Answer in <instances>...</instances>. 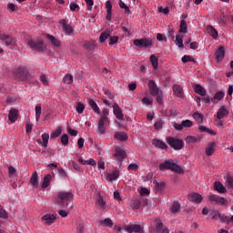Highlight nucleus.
<instances>
[{"instance_id":"obj_39","label":"nucleus","mask_w":233,"mask_h":233,"mask_svg":"<svg viewBox=\"0 0 233 233\" xmlns=\"http://www.w3.org/2000/svg\"><path fill=\"white\" fill-rule=\"evenodd\" d=\"M170 208L173 214H177V212H179V210H181V205H179V203L177 202H173Z\"/></svg>"},{"instance_id":"obj_21","label":"nucleus","mask_w":233,"mask_h":233,"mask_svg":"<svg viewBox=\"0 0 233 233\" xmlns=\"http://www.w3.org/2000/svg\"><path fill=\"white\" fill-rule=\"evenodd\" d=\"M222 59H225V48L220 46L216 52V61L219 63Z\"/></svg>"},{"instance_id":"obj_47","label":"nucleus","mask_w":233,"mask_h":233,"mask_svg":"<svg viewBox=\"0 0 233 233\" xmlns=\"http://www.w3.org/2000/svg\"><path fill=\"white\" fill-rule=\"evenodd\" d=\"M77 114H83L85 112V104L78 102L76 106Z\"/></svg>"},{"instance_id":"obj_28","label":"nucleus","mask_w":233,"mask_h":233,"mask_svg":"<svg viewBox=\"0 0 233 233\" xmlns=\"http://www.w3.org/2000/svg\"><path fill=\"white\" fill-rule=\"evenodd\" d=\"M163 230V222L161 220H157L153 226V231L156 233H161Z\"/></svg>"},{"instance_id":"obj_50","label":"nucleus","mask_w":233,"mask_h":233,"mask_svg":"<svg viewBox=\"0 0 233 233\" xmlns=\"http://www.w3.org/2000/svg\"><path fill=\"white\" fill-rule=\"evenodd\" d=\"M139 168V164L137 163H132L128 166L127 170H130L131 172H137V170Z\"/></svg>"},{"instance_id":"obj_45","label":"nucleus","mask_w":233,"mask_h":233,"mask_svg":"<svg viewBox=\"0 0 233 233\" xmlns=\"http://www.w3.org/2000/svg\"><path fill=\"white\" fill-rule=\"evenodd\" d=\"M50 139V135L48 133H44L42 135V147H45V148H46V147H48V140Z\"/></svg>"},{"instance_id":"obj_18","label":"nucleus","mask_w":233,"mask_h":233,"mask_svg":"<svg viewBox=\"0 0 233 233\" xmlns=\"http://www.w3.org/2000/svg\"><path fill=\"white\" fill-rule=\"evenodd\" d=\"M0 39H2V41H5V46H15V40L14 38H10L8 35H2Z\"/></svg>"},{"instance_id":"obj_46","label":"nucleus","mask_w":233,"mask_h":233,"mask_svg":"<svg viewBox=\"0 0 233 233\" xmlns=\"http://www.w3.org/2000/svg\"><path fill=\"white\" fill-rule=\"evenodd\" d=\"M63 132V127H58L51 135V137L53 139H56V137H59Z\"/></svg>"},{"instance_id":"obj_25","label":"nucleus","mask_w":233,"mask_h":233,"mask_svg":"<svg viewBox=\"0 0 233 233\" xmlns=\"http://www.w3.org/2000/svg\"><path fill=\"white\" fill-rule=\"evenodd\" d=\"M101 227H108L109 228H112L114 227V222L112 221V218H107L100 220Z\"/></svg>"},{"instance_id":"obj_41","label":"nucleus","mask_w":233,"mask_h":233,"mask_svg":"<svg viewBox=\"0 0 233 233\" xmlns=\"http://www.w3.org/2000/svg\"><path fill=\"white\" fill-rule=\"evenodd\" d=\"M175 45L178 48H183V35H177L176 39H175Z\"/></svg>"},{"instance_id":"obj_33","label":"nucleus","mask_w":233,"mask_h":233,"mask_svg":"<svg viewBox=\"0 0 233 233\" xmlns=\"http://www.w3.org/2000/svg\"><path fill=\"white\" fill-rule=\"evenodd\" d=\"M153 145L155 147H157V148H161L162 150H166V148L167 147V144L159 139H154Z\"/></svg>"},{"instance_id":"obj_61","label":"nucleus","mask_w":233,"mask_h":233,"mask_svg":"<svg viewBox=\"0 0 233 233\" xmlns=\"http://www.w3.org/2000/svg\"><path fill=\"white\" fill-rule=\"evenodd\" d=\"M212 219H221V215L218 211L210 213Z\"/></svg>"},{"instance_id":"obj_58","label":"nucleus","mask_w":233,"mask_h":233,"mask_svg":"<svg viewBox=\"0 0 233 233\" xmlns=\"http://www.w3.org/2000/svg\"><path fill=\"white\" fill-rule=\"evenodd\" d=\"M61 143L65 147L68 146V135H66V134L62 135V137H61Z\"/></svg>"},{"instance_id":"obj_43","label":"nucleus","mask_w":233,"mask_h":233,"mask_svg":"<svg viewBox=\"0 0 233 233\" xmlns=\"http://www.w3.org/2000/svg\"><path fill=\"white\" fill-rule=\"evenodd\" d=\"M216 149L214 148V143H209L208 147H206V155L207 156H212Z\"/></svg>"},{"instance_id":"obj_59","label":"nucleus","mask_w":233,"mask_h":233,"mask_svg":"<svg viewBox=\"0 0 233 233\" xmlns=\"http://www.w3.org/2000/svg\"><path fill=\"white\" fill-rule=\"evenodd\" d=\"M70 11L71 12H79V5L76 3L70 4Z\"/></svg>"},{"instance_id":"obj_19","label":"nucleus","mask_w":233,"mask_h":233,"mask_svg":"<svg viewBox=\"0 0 233 233\" xmlns=\"http://www.w3.org/2000/svg\"><path fill=\"white\" fill-rule=\"evenodd\" d=\"M17 117H19V112L17 109L13 108L9 111L8 119L11 123H15L17 121Z\"/></svg>"},{"instance_id":"obj_64","label":"nucleus","mask_w":233,"mask_h":233,"mask_svg":"<svg viewBox=\"0 0 233 233\" xmlns=\"http://www.w3.org/2000/svg\"><path fill=\"white\" fill-rule=\"evenodd\" d=\"M85 232V226L83 224H79L76 228V233H84Z\"/></svg>"},{"instance_id":"obj_34","label":"nucleus","mask_w":233,"mask_h":233,"mask_svg":"<svg viewBox=\"0 0 233 233\" xmlns=\"http://www.w3.org/2000/svg\"><path fill=\"white\" fill-rule=\"evenodd\" d=\"M188 32V25H187V21L182 20L180 22L179 34H187Z\"/></svg>"},{"instance_id":"obj_48","label":"nucleus","mask_w":233,"mask_h":233,"mask_svg":"<svg viewBox=\"0 0 233 233\" xmlns=\"http://www.w3.org/2000/svg\"><path fill=\"white\" fill-rule=\"evenodd\" d=\"M108 37H110V33L108 32L102 33L99 37L100 43H105V41L107 40Z\"/></svg>"},{"instance_id":"obj_2","label":"nucleus","mask_w":233,"mask_h":233,"mask_svg":"<svg viewBox=\"0 0 233 233\" xmlns=\"http://www.w3.org/2000/svg\"><path fill=\"white\" fill-rule=\"evenodd\" d=\"M13 74L18 81H26L30 77V73L28 69L24 66H19L13 71Z\"/></svg>"},{"instance_id":"obj_52","label":"nucleus","mask_w":233,"mask_h":233,"mask_svg":"<svg viewBox=\"0 0 233 233\" xmlns=\"http://www.w3.org/2000/svg\"><path fill=\"white\" fill-rule=\"evenodd\" d=\"M192 125H193V123L189 119L182 121V128H185V127L186 128H190V127H192Z\"/></svg>"},{"instance_id":"obj_35","label":"nucleus","mask_w":233,"mask_h":233,"mask_svg":"<svg viewBox=\"0 0 233 233\" xmlns=\"http://www.w3.org/2000/svg\"><path fill=\"white\" fill-rule=\"evenodd\" d=\"M199 132H207L208 134H210L211 136H216V131H214L212 128H208L205 126H199L198 127Z\"/></svg>"},{"instance_id":"obj_55","label":"nucleus","mask_w":233,"mask_h":233,"mask_svg":"<svg viewBox=\"0 0 233 233\" xmlns=\"http://www.w3.org/2000/svg\"><path fill=\"white\" fill-rule=\"evenodd\" d=\"M130 207H131V208H133V210H137V209H139V207H140L139 201H137V200H132L131 203H130Z\"/></svg>"},{"instance_id":"obj_10","label":"nucleus","mask_w":233,"mask_h":233,"mask_svg":"<svg viewBox=\"0 0 233 233\" xmlns=\"http://www.w3.org/2000/svg\"><path fill=\"white\" fill-rule=\"evenodd\" d=\"M114 157L116 161H118L119 163L123 162V160L125 159V157H127V151L124 150L123 148L117 147L115 149V155Z\"/></svg>"},{"instance_id":"obj_40","label":"nucleus","mask_w":233,"mask_h":233,"mask_svg":"<svg viewBox=\"0 0 233 233\" xmlns=\"http://www.w3.org/2000/svg\"><path fill=\"white\" fill-rule=\"evenodd\" d=\"M193 119H195V121L198 123V125H201V123H203V114L195 112L193 114Z\"/></svg>"},{"instance_id":"obj_22","label":"nucleus","mask_w":233,"mask_h":233,"mask_svg":"<svg viewBox=\"0 0 233 233\" xmlns=\"http://www.w3.org/2000/svg\"><path fill=\"white\" fill-rule=\"evenodd\" d=\"M214 188L218 194H227V187L221 182H215Z\"/></svg>"},{"instance_id":"obj_57","label":"nucleus","mask_w":233,"mask_h":233,"mask_svg":"<svg viewBox=\"0 0 233 233\" xmlns=\"http://www.w3.org/2000/svg\"><path fill=\"white\" fill-rule=\"evenodd\" d=\"M32 128H34V125H32V122L28 121L25 124V132L26 134H30L32 132Z\"/></svg>"},{"instance_id":"obj_27","label":"nucleus","mask_w":233,"mask_h":233,"mask_svg":"<svg viewBox=\"0 0 233 233\" xmlns=\"http://www.w3.org/2000/svg\"><path fill=\"white\" fill-rule=\"evenodd\" d=\"M114 137L115 139H118V141H127L128 139V136L125 132H116Z\"/></svg>"},{"instance_id":"obj_8","label":"nucleus","mask_w":233,"mask_h":233,"mask_svg":"<svg viewBox=\"0 0 233 233\" xmlns=\"http://www.w3.org/2000/svg\"><path fill=\"white\" fill-rule=\"evenodd\" d=\"M56 219H57V218L56 217V215L51 214V213H47L46 215H44L41 218V221L44 225H47L48 227H50V225L56 223Z\"/></svg>"},{"instance_id":"obj_24","label":"nucleus","mask_w":233,"mask_h":233,"mask_svg":"<svg viewBox=\"0 0 233 233\" xmlns=\"http://www.w3.org/2000/svg\"><path fill=\"white\" fill-rule=\"evenodd\" d=\"M173 92L177 97H183V87L179 85L173 86Z\"/></svg>"},{"instance_id":"obj_53","label":"nucleus","mask_w":233,"mask_h":233,"mask_svg":"<svg viewBox=\"0 0 233 233\" xmlns=\"http://www.w3.org/2000/svg\"><path fill=\"white\" fill-rule=\"evenodd\" d=\"M185 141L186 143H198V137L194 136H187Z\"/></svg>"},{"instance_id":"obj_30","label":"nucleus","mask_w":233,"mask_h":233,"mask_svg":"<svg viewBox=\"0 0 233 233\" xmlns=\"http://www.w3.org/2000/svg\"><path fill=\"white\" fill-rule=\"evenodd\" d=\"M52 181V175L47 174L43 180L42 188H48L50 187V182Z\"/></svg>"},{"instance_id":"obj_26","label":"nucleus","mask_w":233,"mask_h":233,"mask_svg":"<svg viewBox=\"0 0 233 233\" xmlns=\"http://www.w3.org/2000/svg\"><path fill=\"white\" fill-rule=\"evenodd\" d=\"M194 90L196 94H198V96H202L203 97L207 96V90H205V88H203V86H201L200 85H195Z\"/></svg>"},{"instance_id":"obj_62","label":"nucleus","mask_w":233,"mask_h":233,"mask_svg":"<svg viewBox=\"0 0 233 233\" xmlns=\"http://www.w3.org/2000/svg\"><path fill=\"white\" fill-rule=\"evenodd\" d=\"M119 41V37L118 36H111L109 38V45H116L117 42Z\"/></svg>"},{"instance_id":"obj_38","label":"nucleus","mask_w":233,"mask_h":233,"mask_svg":"<svg viewBox=\"0 0 233 233\" xmlns=\"http://www.w3.org/2000/svg\"><path fill=\"white\" fill-rule=\"evenodd\" d=\"M150 61H151V65H152L153 68L155 70H157V66H159V62L157 60V56L155 55H152L150 56Z\"/></svg>"},{"instance_id":"obj_44","label":"nucleus","mask_w":233,"mask_h":233,"mask_svg":"<svg viewBox=\"0 0 233 233\" xmlns=\"http://www.w3.org/2000/svg\"><path fill=\"white\" fill-rule=\"evenodd\" d=\"M165 187H167L165 182H157L155 185L157 192H163L165 190Z\"/></svg>"},{"instance_id":"obj_3","label":"nucleus","mask_w":233,"mask_h":233,"mask_svg":"<svg viewBox=\"0 0 233 233\" xmlns=\"http://www.w3.org/2000/svg\"><path fill=\"white\" fill-rule=\"evenodd\" d=\"M74 199V193L72 191H60L56 195V203L61 204L65 201H72Z\"/></svg>"},{"instance_id":"obj_60","label":"nucleus","mask_w":233,"mask_h":233,"mask_svg":"<svg viewBox=\"0 0 233 233\" xmlns=\"http://www.w3.org/2000/svg\"><path fill=\"white\" fill-rule=\"evenodd\" d=\"M40 81L43 85H45V86H48V79L46 78V76L41 75Z\"/></svg>"},{"instance_id":"obj_11","label":"nucleus","mask_w":233,"mask_h":233,"mask_svg":"<svg viewBox=\"0 0 233 233\" xmlns=\"http://www.w3.org/2000/svg\"><path fill=\"white\" fill-rule=\"evenodd\" d=\"M96 207L101 212H103V210H106V207H108L106 205V200L101 195H98L96 199Z\"/></svg>"},{"instance_id":"obj_31","label":"nucleus","mask_w":233,"mask_h":233,"mask_svg":"<svg viewBox=\"0 0 233 233\" xmlns=\"http://www.w3.org/2000/svg\"><path fill=\"white\" fill-rule=\"evenodd\" d=\"M207 32L211 35V37H213V39H218V30H216L212 25H208L207 27Z\"/></svg>"},{"instance_id":"obj_12","label":"nucleus","mask_w":233,"mask_h":233,"mask_svg":"<svg viewBox=\"0 0 233 233\" xmlns=\"http://www.w3.org/2000/svg\"><path fill=\"white\" fill-rule=\"evenodd\" d=\"M108 123V117L104 116L98 122V134H105L106 127H105Z\"/></svg>"},{"instance_id":"obj_16","label":"nucleus","mask_w":233,"mask_h":233,"mask_svg":"<svg viewBox=\"0 0 233 233\" xmlns=\"http://www.w3.org/2000/svg\"><path fill=\"white\" fill-rule=\"evenodd\" d=\"M39 176L37 175V172H34L31 176V178L29 180V183L32 185L33 188H39Z\"/></svg>"},{"instance_id":"obj_7","label":"nucleus","mask_w":233,"mask_h":233,"mask_svg":"<svg viewBox=\"0 0 233 233\" xmlns=\"http://www.w3.org/2000/svg\"><path fill=\"white\" fill-rule=\"evenodd\" d=\"M134 45L139 48H150L152 46V40L147 38L136 39Z\"/></svg>"},{"instance_id":"obj_36","label":"nucleus","mask_w":233,"mask_h":233,"mask_svg":"<svg viewBox=\"0 0 233 233\" xmlns=\"http://www.w3.org/2000/svg\"><path fill=\"white\" fill-rule=\"evenodd\" d=\"M47 39L50 41V43H52V45L54 46H60L61 43L59 42V40H57L56 38L54 37V35H46Z\"/></svg>"},{"instance_id":"obj_56","label":"nucleus","mask_w":233,"mask_h":233,"mask_svg":"<svg viewBox=\"0 0 233 233\" xmlns=\"http://www.w3.org/2000/svg\"><path fill=\"white\" fill-rule=\"evenodd\" d=\"M0 218H2L3 219H8V213L1 206H0Z\"/></svg>"},{"instance_id":"obj_9","label":"nucleus","mask_w":233,"mask_h":233,"mask_svg":"<svg viewBox=\"0 0 233 233\" xmlns=\"http://www.w3.org/2000/svg\"><path fill=\"white\" fill-rule=\"evenodd\" d=\"M148 86H149V92L151 96H153L154 97L163 93V91L160 90L159 87H157V85H156V82L154 80H149Z\"/></svg>"},{"instance_id":"obj_20","label":"nucleus","mask_w":233,"mask_h":233,"mask_svg":"<svg viewBox=\"0 0 233 233\" xmlns=\"http://www.w3.org/2000/svg\"><path fill=\"white\" fill-rule=\"evenodd\" d=\"M28 46L34 48L35 50L41 51L43 50V42H35L34 40H29L27 42Z\"/></svg>"},{"instance_id":"obj_63","label":"nucleus","mask_w":233,"mask_h":233,"mask_svg":"<svg viewBox=\"0 0 233 233\" xmlns=\"http://www.w3.org/2000/svg\"><path fill=\"white\" fill-rule=\"evenodd\" d=\"M220 220L222 221V223L228 224V223H230V217L225 216V215H221Z\"/></svg>"},{"instance_id":"obj_14","label":"nucleus","mask_w":233,"mask_h":233,"mask_svg":"<svg viewBox=\"0 0 233 233\" xmlns=\"http://www.w3.org/2000/svg\"><path fill=\"white\" fill-rule=\"evenodd\" d=\"M187 199L191 201V203H197L199 204L203 201V197L199 195V193H190L187 196Z\"/></svg>"},{"instance_id":"obj_4","label":"nucleus","mask_w":233,"mask_h":233,"mask_svg":"<svg viewBox=\"0 0 233 233\" xmlns=\"http://www.w3.org/2000/svg\"><path fill=\"white\" fill-rule=\"evenodd\" d=\"M123 228L127 233H145V229L141 224L125 225Z\"/></svg>"},{"instance_id":"obj_5","label":"nucleus","mask_w":233,"mask_h":233,"mask_svg":"<svg viewBox=\"0 0 233 233\" xmlns=\"http://www.w3.org/2000/svg\"><path fill=\"white\" fill-rule=\"evenodd\" d=\"M167 143L171 148H174V150H181L185 145L183 140L174 137L167 138Z\"/></svg>"},{"instance_id":"obj_23","label":"nucleus","mask_w":233,"mask_h":233,"mask_svg":"<svg viewBox=\"0 0 233 233\" xmlns=\"http://www.w3.org/2000/svg\"><path fill=\"white\" fill-rule=\"evenodd\" d=\"M227 116H228V110H227L225 106H221L217 112L218 119H223L224 117H227Z\"/></svg>"},{"instance_id":"obj_37","label":"nucleus","mask_w":233,"mask_h":233,"mask_svg":"<svg viewBox=\"0 0 233 233\" xmlns=\"http://www.w3.org/2000/svg\"><path fill=\"white\" fill-rule=\"evenodd\" d=\"M89 106H91V108H93L94 112L96 114H101V110L99 109V106H97V104L96 103V101L94 100H89Z\"/></svg>"},{"instance_id":"obj_49","label":"nucleus","mask_w":233,"mask_h":233,"mask_svg":"<svg viewBox=\"0 0 233 233\" xmlns=\"http://www.w3.org/2000/svg\"><path fill=\"white\" fill-rule=\"evenodd\" d=\"M35 121H39L41 119V106H36L35 107Z\"/></svg>"},{"instance_id":"obj_15","label":"nucleus","mask_w":233,"mask_h":233,"mask_svg":"<svg viewBox=\"0 0 233 233\" xmlns=\"http://www.w3.org/2000/svg\"><path fill=\"white\" fill-rule=\"evenodd\" d=\"M113 112L116 119H118L119 121H123L125 116L123 115V110L120 109L117 104L113 105Z\"/></svg>"},{"instance_id":"obj_13","label":"nucleus","mask_w":233,"mask_h":233,"mask_svg":"<svg viewBox=\"0 0 233 233\" xmlns=\"http://www.w3.org/2000/svg\"><path fill=\"white\" fill-rule=\"evenodd\" d=\"M60 24L62 25V29L66 35H72V34H74V28L71 27L70 25L66 24V20H60Z\"/></svg>"},{"instance_id":"obj_17","label":"nucleus","mask_w":233,"mask_h":233,"mask_svg":"<svg viewBox=\"0 0 233 233\" xmlns=\"http://www.w3.org/2000/svg\"><path fill=\"white\" fill-rule=\"evenodd\" d=\"M106 21H111L112 20V2L110 0H107L106 2Z\"/></svg>"},{"instance_id":"obj_6","label":"nucleus","mask_w":233,"mask_h":233,"mask_svg":"<svg viewBox=\"0 0 233 233\" xmlns=\"http://www.w3.org/2000/svg\"><path fill=\"white\" fill-rule=\"evenodd\" d=\"M208 199H209L210 203H216L217 205H222L224 207L228 205V200H227V198H225L223 197H219L218 195H210L208 197Z\"/></svg>"},{"instance_id":"obj_29","label":"nucleus","mask_w":233,"mask_h":233,"mask_svg":"<svg viewBox=\"0 0 233 233\" xmlns=\"http://www.w3.org/2000/svg\"><path fill=\"white\" fill-rule=\"evenodd\" d=\"M106 177L107 179H109V181H116V179L119 177V169H116L112 173L106 174Z\"/></svg>"},{"instance_id":"obj_1","label":"nucleus","mask_w":233,"mask_h":233,"mask_svg":"<svg viewBox=\"0 0 233 233\" xmlns=\"http://www.w3.org/2000/svg\"><path fill=\"white\" fill-rule=\"evenodd\" d=\"M159 170H172L176 174H183L185 172L179 165L174 163V160H165L164 163L159 165Z\"/></svg>"},{"instance_id":"obj_32","label":"nucleus","mask_w":233,"mask_h":233,"mask_svg":"<svg viewBox=\"0 0 233 233\" xmlns=\"http://www.w3.org/2000/svg\"><path fill=\"white\" fill-rule=\"evenodd\" d=\"M96 46H97V43L96 41H89L84 45V48L89 51L96 50Z\"/></svg>"},{"instance_id":"obj_51","label":"nucleus","mask_w":233,"mask_h":233,"mask_svg":"<svg viewBox=\"0 0 233 233\" xmlns=\"http://www.w3.org/2000/svg\"><path fill=\"white\" fill-rule=\"evenodd\" d=\"M223 97H225V92L219 91L215 94L214 100L217 99L218 101H221V99H223Z\"/></svg>"},{"instance_id":"obj_54","label":"nucleus","mask_w":233,"mask_h":233,"mask_svg":"<svg viewBox=\"0 0 233 233\" xmlns=\"http://www.w3.org/2000/svg\"><path fill=\"white\" fill-rule=\"evenodd\" d=\"M226 186L228 188H233V177H228L226 179Z\"/></svg>"},{"instance_id":"obj_42","label":"nucleus","mask_w":233,"mask_h":233,"mask_svg":"<svg viewBox=\"0 0 233 233\" xmlns=\"http://www.w3.org/2000/svg\"><path fill=\"white\" fill-rule=\"evenodd\" d=\"M63 83L66 85H72L74 83V76L70 74H67L63 78Z\"/></svg>"}]
</instances>
